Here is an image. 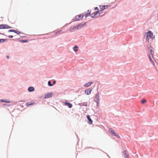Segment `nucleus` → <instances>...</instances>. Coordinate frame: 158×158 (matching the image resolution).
<instances>
[{
    "label": "nucleus",
    "mask_w": 158,
    "mask_h": 158,
    "mask_svg": "<svg viewBox=\"0 0 158 158\" xmlns=\"http://www.w3.org/2000/svg\"><path fill=\"white\" fill-rule=\"evenodd\" d=\"M146 40L148 42H149V39H153L154 38V37L153 36V34L152 32L149 31L146 34Z\"/></svg>",
    "instance_id": "obj_1"
},
{
    "label": "nucleus",
    "mask_w": 158,
    "mask_h": 158,
    "mask_svg": "<svg viewBox=\"0 0 158 158\" xmlns=\"http://www.w3.org/2000/svg\"><path fill=\"white\" fill-rule=\"evenodd\" d=\"M109 131L110 133H112V135H114L115 136L118 138H119V136L118 135H117L115 133V131L112 130V129L111 128L109 129Z\"/></svg>",
    "instance_id": "obj_2"
},
{
    "label": "nucleus",
    "mask_w": 158,
    "mask_h": 158,
    "mask_svg": "<svg viewBox=\"0 0 158 158\" xmlns=\"http://www.w3.org/2000/svg\"><path fill=\"white\" fill-rule=\"evenodd\" d=\"M101 13H102V10L98 11L91 14V16L92 17L94 18L99 13V14H101Z\"/></svg>",
    "instance_id": "obj_3"
},
{
    "label": "nucleus",
    "mask_w": 158,
    "mask_h": 158,
    "mask_svg": "<svg viewBox=\"0 0 158 158\" xmlns=\"http://www.w3.org/2000/svg\"><path fill=\"white\" fill-rule=\"evenodd\" d=\"M99 93H98L96 95V96L95 98V101L97 103V104H98L99 103Z\"/></svg>",
    "instance_id": "obj_4"
},
{
    "label": "nucleus",
    "mask_w": 158,
    "mask_h": 158,
    "mask_svg": "<svg viewBox=\"0 0 158 158\" xmlns=\"http://www.w3.org/2000/svg\"><path fill=\"white\" fill-rule=\"evenodd\" d=\"M79 25H78L77 26H74L73 27H71L69 29V31H73L74 30L76 29H78L79 28Z\"/></svg>",
    "instance_id": "obj_5"
},
{
    "label": "nucleus",
    "mask_w": 158,
    "mask_h": 158,
    "mask_svg": "<svg viewBox=\"0 0 158 158\" xmlns=\"http://www.w3.org/2000/svg\"><path fill=\"white\" fill-rule=\"evenodd\" d=\"M84 16V15H77L76 16V19L78 20H81V19L82 18H83Z\"/></svg>",
    "instance_id": "obj_6"
},
{
    "label": "nucleus",
    "mask_w": 158,
    "mask_h": 158,
    "mask_svg": "<svg viewBox=\"0 0 158 158\" xmlns=\"http://www.w3.org/2000/svg\"><path fill=\"white\" fill-rule=\"evenodd\" d=\"M52 94L51 93H49L45 95V96L44 97L45 98H51L52 97Z\"/></svg>",
    "instance_id": "obj_7"
},
{
    "label": "nucleus",
    "mask_w": 158,
    "mask_h": 158,
    "mask_svg": "<svg viewBox=\"0 0 158 158\" xmlns=\"http://www.w3.org/2000/svg\"><path fill=\"white\" fill-rule=\"evenodd\" d=\"M91 91L92 89H91L89 88L85 90V93L87 95H89L91 93Z\"/></svg>",
    "instance_id": "obj_8"
},
{
    "label": "nucleus",
    "mask_w": 158,
    "mask_h": 158,
    "mask_svg": "<svg viewBox=\"0 0 158 158\" xmlns=\"http://www.w3.org/2000/svg\"><path fill=\"white\" fill-rule=\"evenodd\" d=\"M99 7L102 11V10H103L107 8L108 7V6L107 5L100 6Z\"/></svg>",
    "instance_id": "obj_9"
},
{
    "label": "nucleus",
    "mask_w": 158,
    "mask_h": 158,
    "mask_svg": "<svg viewBox=\"0 0 158 158\" xmlns=\"http://www.w3.org/2000/svg\"><path fill=\"white\" fill-rule=\"evenodd\" d=\"M35 103L34 102H27L26 103V105L27 106H29L30 105H35Z\"/></svg>",
    "instance_id": "obj_10"
},
{
    "label": "nucleus",
    "mask_w": 158,
    "mask_h": 158,
    "mask_svg": "<svg viewBox=\"0 0 158 158\" xmlns=\"http://www.w3.org/2000/svg\"><path fill=\"white\" fill-rule=\"evenodd\" d=\"M64 105L65 106H68V107L69 108H71L73 106V105L71 104L70 103H69V102H65L64 103Z\"/></svg>",
    "instance_id": "obj_11"
},
{
    "label": "nucleus",
    "mask_w": 158,
    "mask_h": 158,
    "mask_svg": "<svg viewBox=\"0 0 158 158\" xmlns=\"http://www.w3.org/2000/svg\"><path fill=\"white\" fill-rule=\"evenodd\" d=\"M87 117L88 120L89 121V123L90 124H92V123L93 121H92V120L90 118L89 116L87 115Z\"/></svg>",
    "instance_id": "obj_12"
},
{
    "label": "nucleus",
    "mask_w": 158,
    "mask_h": 158,
    "mask_svg": "<svg viewBox=\"0 0 158 158\" xmlns=\"http://www.w3.org/2000/svg\"><path fill=\"white\" fill-rule=\"evenodd\" d=\"M123 153L124 154V156L125 158H129L128 155L127 153V152L126 151H124L123 152Z\"/></svg>",
    "instance_id": "obj_13"
},
{
    "label": "nucleus",
    "mask_w": 158,
    "mask_h": 158,
    "mask_svg": "<svg viewBox=\"0 0 158 158\" xmlns=\"http://www.w3.org/2000/svg\"><path fill=\"white\" fill-rule=\"evenodd\" d=\"M34 88L32 87H30L28 88V90L29 92H32L34 91Z\"/></svg>",
    "instance_id": "obj_14"
},
{
    "label": "nucleus",
    "mask_w": 158,
    "mask_h": 158,
    "mask_svg": "<svg viewBox=\"0 0 158 158\" xmlns=\"http://www.w3.org/2000/svg\"><path fill=\"white\" fill-rule=\"evenodd\" d=\"M92 83V82H89L87 83H86L85 85H84V86L85 87H88Z\"/></svg>",
    "instance_id": "obj_15"
},
{
    "label": "nucleus",
    "mask_w": 158,
    "mask_h": 158,
    "mask_svg": "<svg viewBox=\"0 0 158 158\" xmlns=\"http://www.w3.org/2000/svg\"><path fill=\"white\" fill-rule=\"evenodd\" d=\"M0 101L2 102H5L7 103H10V100H7V101L4 100L2 99L0 100Z\"/></svg>",
    "instance_id": "obj_16"
},
{
    "label": "nucleus",
    "mask_w": 158,
    "mask_h": 158,
    "mask_svg": "<svg viewBox=\"0 0 158 158\" xmlns=\"http://www.w3.org/2000/svg\"><path fill=\"white\" fill-rule=\"evenodd\" d=\"M148 58H149V59H150V60L151 61V62L154 65V63L153 62V61H152V58H151V56L150 55V54H148Z\"/></svg>",
    "instance_id": "obj_17"
},
{
    "label": "nucleus",
    "mask_w": 158,
    "mask_h": 158,
    "mask_svg": "<svg viewBox=\"0 0 158 158\" xmlns=\"http://www.w3.org/2000/svg\"><path fill=\"white\" fill-rule=\"evenodd\" d=\"M78 48V47L77 46H75L73 48V49L74 50V51L75 52H77L78 51V49H77V48Z\"/></svg>",
    "instance_id": "obj_18"
},
{
    "label": "nucleus",
    "mask_w": 158,
    "mask_h": 158,
    "mask_svg": "<svg viewBox=\"0 0 158 158\" xmlns=\"http://www.w3.org/2000/svg\"><path fill=\"white\" fill-rule=\"evenodd\" d=\"M4 29H8L11 28L8 25H4Z\"/></svg>",
    "instance_id": "obj_19"
},
{
    "label": "nucleus",
    "mask_w": 158,
    "mask_h": 158,
    "mask_svg": "<svg viewBox=\"0 0 158 158\" xmlns=\"http://www.w3.org/2000/svg\"><path fill=\"white\" fill-rule=\"evenodd\" d=\"M146 102V100L145 99H143L141 100V102L142 104H143Z\"/></svg>",
    "instance_id": "obj_20"
},
{
    "label": "nucleus",
    "mask_w": 158,
    "mask_h": 158,
    "mask_svg": "<svg viewBox=\"0 0 158 158\" xmlns=\"http://www.w3.org/2000/svg\"><path fill=\"white\" fill-rule=\"evenodd\" d=\"M150 53L151 54V56L153 57V54H154V52L152 49L150 50Z\"/></svg>",
    "instance_id": "obj_21"
},
{
    "label": "nucleus",
    "mask_w": 158,
    "mask_h": 158,
    "mask_svg": "<svg viewBox=\"0 0 158 158\" xmlns=\"http://www.w3.org/2000/svg\"><path fill=\"white\" fill-rule=\"evenodd\" d=\"M15 33L16 34H20L21 33V32L18 31H17V30H15Z\"/></svg>",
    "instance_id": "obj_22"
},
{
    "label": "nucleus",
    "mask_w": 158,
    "mask_h": 158,
    "mask_svg": "<svg viewBox=\"0 0 158 158\" xmlns=\"http://www.w3.org/2000/svg\"><path fill=\"white\" fill-rule=\"evenodd\" d=\"M48 84L49 86H52L53 85L51 84V81H48Z\"/></svg>",
    "instance_id": "obj_23"
},
{
    "label": "nucleus",
    "mask_w": 158,
    "mask_h": 158,
    "mask_svg": "<svg viewBox=\"0 0 158 158\" xmlns=\"http://www.w3.org/2000/svg\"><path fill=\"white\" fill-rule=\"evenodd\" d=\"M6 40V39H0V43L3 42Z\"/></svg>",
    "instance_id": "obj_24"
},
{
    "label": "nucleus",
    "mask_w": 158,
    "mask_h": 158,
    "mask_svg": "<svg viewBox=\"0 0 158 158\" xmlns=\"http://www.w3.org/2000/svg\"><path fill=\"white\" fill-rule=\"evenodd\" d=\"M27 40H21V42L23 43L27 42Z\"/></svg>",
    "instance_id": "obj_25"
},
{
    "label": "nucleus",
    "mask_w": 158,
    "mask_h": 158,
    "mask_svg": "<svg viewBox=\"0 0 158 158\" xmlns=\"http://www.w3.org/2000/svg\"><path fill=\"white\" fill-rule=\"evenodd\" d=\"M0 29H4V25H0Z\"/></svg>",
    "instance_id": "obj_26"
},
{
    "label": "nucleus",
    "mask_w": 158,
    "mask_h": 158,
    "mask_svg": "<svg viewBox=\"0 0 158 158\" xmlns=\"http://www.w3.org/2000/svg\"><path fill=\"white\" fill-rule=\"evenodd\" d=\"M15 30L14 29H11L9 30V32H15Z\"/></svg>",
    "instance_id": "obj_27"
},
{
    "label": "nucleus",
    "mask_w": 158,
    "mask_h": 158,
    "mask_svg": "<svg viewBox=\"0 0 158 158\" xmlns=\"http://www.w3.org/2000/svg\"><path fill=\"white\" fill-rule=\"evenodd\" d=\"M90 14L89 13H88L86 14L85 15V17L86 18L87 17L89 16L90 15Z\"/></svg>",
    "instance_id": "obj_28"
},
{
    "label": "nucleus",
    "mask_w": 158,
    "mask_h": 158,
    "mask_svg": "<svg viewBox=\"0 0 158 158\" xmlns=\"http://www.w3.org/2000/svg\"><path fill=\"white\" fill-rule=\"evenodd\" d=\"M13 36L12 35H10L9 36V37L10 38H13Z\"/></svg>",
    "instance_id": "obj_29"
},
{
    "label": "nucleus",
    "mask_w": 158,
    "mask_h": 158,
    "mask_svg": "<svg viewBox=\"0 0 158 158\" xmlns=\"http://www.w3.org/2000/svg\"><path fill=\"white\" fill-rule=\"evenodd\" d=\"M98 7H96L95 8V10H98Z\"/></svg>",
    "instance_id": "obj_30"
},
{
    "label": "nucleus",
    "mask_w": 158,
    "mask_h": 158,
    "mask_svg": "<svg viewBox=\"0 0 158 158\" xmlns=\"http://www.w3.org/2000/svg\"><path fill=\"white\" fill-rule=\"evenodd\" d=\"M56 82V81H53V84H55Z\"/></svg>",
    "instance_id": "obj_31"
},
{
    "label": "nucleus",
    "mask_w": 158,
    "mask_h": 158,
    "mask_svg": "<svg viewBox=\"0 0 158 158\" xmlns=\"http://www.w3.org/2000/svg\"><path fill=\"white\" fill-rule=\"evenodd\" d=\"M60 33V31H59L58 32H56L55 33L56 34V33Z\"/></svg>",
    "instance_id": "obj_32"
},
{
    "label": "nucleus",
    "mask_w": 158,
    "mask_h": 158,
    "mask_svg": "<svg viewBox=\"0 0 158 158\" xmlns=\"http://www.w3.org/2000/svg\"><path fill=\"white\" fill-rule=\"evenodd\" d=\"M6 58H7V59H9V56H6Z\"/></svg>",
    "instance_id": "obj_33"
}]
</instances>
